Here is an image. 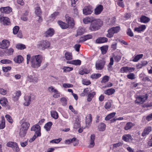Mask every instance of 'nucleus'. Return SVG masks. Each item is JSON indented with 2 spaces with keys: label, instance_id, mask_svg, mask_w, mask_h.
Masks as SVG:
<instances>
[{
  "label": "nucleus",
  "instance_id": "nucleus-1",
  "mask_svg": "<svg viewBox=\"0 0 152 152\" xmlns=\"http://www.w3.org/2000/svg\"><path fill=\"white\" fill-rule=\"evenodd\" d=\"M66 20L68 24L63 22L61 21H58V24L61 27L64 29H66L69 26L71 28H72L75 26V23L73 19L71 17H69L68 15H65Z\"/></svg>",
  "mask_w": 152,
  "mask_h": 152
},
{
  "label": "nucleus",
  "instance_id": "nucleus-2",
  "mask_svg": "<svg viewBox=\"0 0 152 152\" xmlns=\"http://www.w3.org/2000/svg\"><path fill=\"white\" fill-rule=\"evenodd\" d=\"M91 24L90 26V30L91 31L98 30L102 25V22L98 19L95 21Z\"/></svg>",
  "mask_w": 152,
  "mask_h": 152
},
{
  "label": "nucleus",
  "instance_id": "nucleus-3",
  "mask_svg": "<svg viewBox=\"0 0 152 152\" xmlns=\"http://www.w3.org/2000/svg\"><path fill=\"white\" fill-rule=\"evenodd\" d=\"M50 45L49 42L47 40H43L39 42L38 46L40 49L44 50L48 48Z\"/></svg>",
  "mask_w": 152,
  "mask_h": 152
},
{
  "label": "nucleus",
  "instance_id": "nucleus-4",
  "mask_svg": "<svg viewBox=\"0 0 152 152\" xmlns=\"http://www.w3.org/2000/svg\"><path fill=\"white\" fill-rule=\"evenodd\" d=\"M34 99V96L32 94H30L29 95L26 96L24 97V100L25 102L24 104L25 106H28L30 104V102L32 100Z\"/></svg>",
  "mask_w": 152,
  "mask_h": 152
},
{
  "label": "nucleus",
  "instance_id": "nucleus-5",
  "mask_svg": "<svg viewBox=\"0 0 152 152\" xmlns=\"http://www.w3.org/2000/svg\"><path fill=\"white\" fill-rule=\"evenodd\" d=\"M105 63V61L104 60H98L96 62L95 64L96 69L98 70L102 69L104 68Z\"/></svg>",
  "mask_w": 152,
  "mask_h": 152
},
{
  "label": "nucleus",
  "instance_id": "nucleus-6",
  "mask_svg": "<svg viewBox=\"0 0 152 152\" xmlns=\"http://www.w3.org/2000/svg\"><path fill=\"white\" fill-rule=\"evenodd\" d=\"M31 131H35V134H36L37 136H41V128L39 125L36 124L33 126L31 127Z\"/></svg>",
  "mask_w": 152,
  "mask_h": 152
},
{
  "label": "nucleus",
  "instance_id": "nucleus-7",
  "mask_svg": "<svg viewBox=\"0 0 152 152\" xmlns=\"http://www.w3.org/2000/svg\"><path fill=\"white\" fill-rule=\"evenodd\" d=\"M10 45V42L7 40L4 39L0 43V48L6 49L8 48Z\"/></svg>",
  "mask_w": 152,
  "mask_h": 152
},
{
  "label": "nucleus",
  "instance_id": "nucleus-8",
  "mask_svg": "<svg viewBox=\"0 0 152 152\" xmlns=\"http://www.w3.org/2000/svg\"><path fill=\"white\" fill-rule=\"evenodd\" d=\"M148 97L147 94L145 95L139 96L137 98V102L140 104L143 103L147 99Z\"/></svg>",
  "mask_w": 152,
  "mask_h": 152
},
{
  "label": "nucleus",
  "instance_id": "nucleus-9",
  "mask_svg": "<svg viewBox=\"0 0 152 152\" xmlns=\"http://www.w3.org/2000/svg\"><path fill=\"white\" fill-rule=\"evenodd\" d=\"M0 20L4 25H9L10 24V19L7 17H3L1 15L0 16Z\"/></svg>",
  "mask_w": 152,
  "mask_h": 152
},
{
  "label": "nucleus",
  "instance_id": "nucleus-10",
  "mask_svg": "<svg viewBox=\"0 0 152 152\" xmlns=\"http://www.w3.org/2000/svg\"><path fill=\"white\" fill-rule=\"evenodd\" d=\"M31 58H34L35 59V61L37 62V64H41L42 61V57L41 55H38L33 56Z\"/></svg>",
  "mask_w": 152,
  "mask_h": 152
},
{
  "label": "nucleus",
  "instance_id": "nucleus-11",
  "mask_svg": "<svg viewBox=\"0 0 152 152\" xmlns=\"http://www.w3.org/2000/svg\"><path fill=\"white\" fill-rule=\"evenodd\" d=\"M92 121V115L91 114H89L86 117V127H89Z\"/></svg>",
  "mask_w": 152,
  "mask_h": 152
},
{
  "label": "nucleus",
  "instance_id": "nucleus-12",
  "mask_svg": "<svg viewBox=\"0 0 152 152\" xmlns=\"http://www.w3.org/2000/svg\"><path fill=\"white\" fill-rule=\"evenodd\" d=\"M54 31L53 28H50L44 33L45 36L49 37L52 36L54 34Z\"/></svg>",
  "mask_w": 152,
  "mask_h": 152
},
{
  "label": "nucleus",
  "instance_id": "nucleus-13",
  "mask_svg": "<svg viewBox=\"0 0 152 152\" xmlns=\"http://www.w3.org/2000/svg\"><path fill=\"white\" fill-rule=\"evenodd\" d=\"M83 13L86 15L91 14L93 12L92 8L90 7H85L83 10Z\"/></svg>",
  "mask_w": 152,
  "mask_h": 152
},
{
  "label": "nucleus",
  "instance_id": "nucleus-14",
  "mask_svg": "<svg viewBox=\"0 0 152 152\" xmlns=\"http://www.w3.org/2000/svg\"><path fill=\"white\" fill-rule=\"evenodd\" d=\"M92 38V36L90 34H88L83 37H81L79 39V42L81 43L84 42L87 40L91 39Z\"/></svg>",
  "mask_w": 152,
  "mask_h": 152
},
{
  "label": "nucleus",
  "instance_id": "nucleus-15",
  "mask_svg": "<svg viewBox=\"0 0 152 152\" xmlns=\"http://www.w3.org/2000/svg\"><path fill=\"white\" fill-rule=\"evenodd\" d=\"M0 10L2 13L6 14H9L12 11L11 8L9 7H1L0 8Z\"/></svg>",
  "mask_w": 152,
  "mask_h": 152
},
{
  "label": "nucleus",
  "instance_id": "nucleus-16",
  "mask_svg": "<svg viewBox=\"0 0 152 152\" xmlns=\"http://www.w3.org/2000/svg\"><path fill=\"white\" fill-rule=\"evenodd\" d=\"M34 60V58H31L30 60L31 66L33 68H37L40 66L41 64H37V62L35 61Z\"/></svg>",
  "mask_w": 152,
  "mask_h": 152
},
{
  "label": "nucleus",
  "instance_id": "nucleus-17",
  "mask_svg": "<svg viewBox=\"0 0 152 152\" xmlns=\"http://www.w3.org/2000/svg\"><path fill=\"white\" fill-rule=\"evenodd\" d=\"M151 127L150 126H148L146 127L143 130L142 135L143 137H145L148 135L149 133L151 131Z\"/></svg>",
  "mask_w": 152,
  "mask_h": 152
},
{
  "label": "nucleus",
  "instance_id": "nucleus-18",
  "mask_svg": "<svg viewBox=\"0 0 152 152\" xmlns=\"http://www.w3.org/2000/svg\"><path fill=\"white\" fill-rule=\"evenodd\" d=\"M103 6L102 5H98L95 9L94 14L96 15L100 14L103 10Z\"/></svg>",
  "mask_w": 152,
  "mask_h": 152
},
{
  "label": "nucleus",
  "instance_id": "nucleus-19",
  "mask_svg": "<svg viewBox=\"0 0 152 152\" xmlns=\"http://www.w3.org/2000/svg\"><path fill=\"white\" fill-rule=\"evenodd\" d=\"M122 139L123 140L126 142H129L133 140L131 136L129 134L124 135L122 137Z\"/></svg>",
  "mask_w": 152,
  "mask_h": 152
},
{
  "label": "nucleus",
  "instance_id": "nucleus-20",
  "mask_svg": "<svg viewBox=\"0 0 152 152\" xmlns=\"http://www.w3.org/2000/svg\"><path fill=\"white\" fill-rule=\"evenodd\" d=\"M21 93L20 91H16L13 95V98L15 101H17L19 97L21 95Z\"/></svg>",
  "mask_w": 152,
  "mask_h": 152
},
{
  "label": "nucleus",
  "instance_id": "nucleus-21",
  "mask_svg": "<svg viewBox=\"0 0 152 152\" xmlns=\"http://www.w3.org/2000/svg\"><path fill=\"white\" fill-rule=\"evenodd\" d=\"M95 136L94 134H93L91 135L90 138L91 142L88 147L90 148H92L95 145L94 140Z\"/></svg>",
  "mask_w": 152,
  "mask_h": 152
},
{
  "label": "nucleus",
  "instance_id": "nucleus-22",
  "mask_svg": "<svg viewBox=\"0 0 152 152\" xmlns=\"http://www.w3.org/2000/svg\"><path fill=\"white\" fill-rule=\"evenodd\" d=\"M94 18L93 17H86L83 19V21L85 24H87L94 21Z\"/></svg>",
  "mask_w": 152,
  "mask_h": 152
},
{
  "label": "nucleus",
  "instance_id": "nucleus-23",
  "mask_svg": "<svg viewBox=\"0 0 152 152\" xmlns=\"http://www.w3.org/2000/svg\"><path fill=\"white\" fill-rule=\"evenodd\" d=\"M140 20L141 22L144 23H146L149 22L150 19L145 16L142 15L140 18Z\"/></svg>",
  "mask_w": 152,
  "mask_h": 152
},
{
  "label": "nucleus",
  "instance_id": "nucleus-24",
  "mask_svg": "<svg viewBox=\"0 0 152 152\" xmlns=\"http://www.w3.org/2000/svg\"><path fill=\"white\" fill-rule=\"evenodd\" d=\"M29 126L30 124L28 122H24L21 125V128L20 129L27 131Z\"/></svg>",
  "mask_w": 152,
  "mask_h": 152
},
{
  "label": "nucleus",
  "instance_id": "nucleus-25",
  "mask_svg": "<svg viewBox=\"0 0 152 152\" xmlns=\"http://www.w3.org/2000/svg\"><path fill=\"white\" fill-rule=\"evenodd\" d=\"M107 39L105 37H100L96 40V42L97 43H103L107 42Z\"/></svg>",
  "mask_w": 152,
  "mask_h": 152
},
{
  "label": "nucleus",
  "instance_id": "nucleus-26",
  "mask_svg": "<svg viewBox=\"0 0 152 152\" xmlns=\"http://www.w3.org/2000/svg\"><path fill=\"white\" fill-rule=\"evenodd\" d=\"M23 59V57L19 55L17 57L14 58V61L16 63H20L22 62Z\"/></svg>",
  "mask_w": 152,
  "mask_h": 152
},
{
  "label": "nucleus",
  "instance_id": "nucleus-27",
  "mask_svg": "<svg viewBox=\"0 0 152 152\" xmlns=\"http://www.w3.org/2000/svg\"><path fill=\"white\" fill-rule=\"evenodd\" d=\"M67 63L71 64L76 65H80L81 64V61L79 60H73L71 61H68Z\"/></svg>",
  "mask_w": 152,
  "mask_h": 152
},
{
  "label": "nucleus",
  "instance_id": "nucleus-28",
  "mask_svg": "<svg viewBox=\"0 0 152 152\" xmlns=\"http://www.w3.org/2000/svg\"><path fill=\"white\" fill-rule=\"evenodd\" d=\"M146 28V26L145 25H142L139 27H135L134 31L137 32H140L144 30Z\"/></svg>",
  "mask_w": 152,
  "mask_h": 152
},
{
  "label": "nucleus",
  "instance_id": "nucleus-29",
  "mask_svg": "<svg viewBox=\"0 0 152 152\" xmlns=\"http://www.w3.org/2000/svg\"><path fill=\"white\" fill-rule=\"evenodd\" d=\"M134 124L132 122H128L126 124L124 127V129L125 130H127L131 129L134 126Z\"/></svg>",
  "mask_w": 152,
  "mask_h": 152
},
{
  "label": "nucleus",
  "instance_id": "nucleus-30",
  "mask_svg": "<svg viewBox=\"0 0 152 152\" xmlns=\"http://www.w3.org/2000/svg\"><path fill=\"white\" fill-rule=\"evenodd\" d=\"M108 46L105 45L100 47V50L102 52V53L104 55L105 54L108 50Z\"/></svg>",
  "mask_w": 152,
  "mask_h": 152
},
{
  "label": "nucleus",
  "instance_id": "nucleus-31",
  "mask_svg": "<svg viewBox=\"0 0 152 152\" xmlns=\"http://www.w3.org/2000/svg\"><path fill=\"white\" fill-rule=\"evenodd\" d=\"M115 92V90L113 88H110L104 91V93L105 94L109 95L113 94Z\"/></svg>",
  "mask_w": 152,
  "mask_h": 152
},
{
  "label": "nucleus",
  "instance_id": "nucleus-32",
  "mask_svg": "<svg viewBox=\"0 0 152 152\" xmlns=\"http://www.w3.org/2000/svg\"><path fill=\"white\" fill-rule=\"evenodd\" d=\"M52 125V123L51 122H49L45 125L44 127L47 131H48L50 130Z\"/></svg>",
  "mask_w": 152,
  "mask_h": 152
},
{
  "label": "nucleus",
  "instance_id": "nucleus-33",
  "mask_svg": "<svg viewBox=\"0 0 152 152\" xmlns=\"http://www.w3.org/2000/svg\"><path fill=\"white\" fill-rule=\"evenodd\" d=\"M51 116L55 119H57L58 118V114L55 111H51L50 112Z\"/></svg>",
  "mask_w": 152,
  "mask_h": 152
},
{
  "label": "nucleus",
  "instance_id": "nucleus-34",
  "mask_svg": "<svg viewBox=\"0 0 152 152\" xmlns=\"http://www.w3.org/2000/svg\"><path fill=\"white\" fill-rule=\"evenodd\" d=\"M85 29L82 28H79L77 30V36L81 35L83 34L85 32Z\"/></svg>",
  "mask_w": 152,
  "mask_h": 152
},
{
  "label": "nucleus",
  "instance_id": "nucleus-35",
  "mask_svg": "<svg viewBox=\"0 0 152 152\" xmlns=\"http://www.w3.org/2000/svg\"><path fill=\"white\" fill-rule=\"evenodd\" d=\"M98 129L100 131H103L105 129L106 125L103 123H101L98 126Z\"/></svg>",
  "mask_w": 152,
  "mask_h": 152
},
{
  "label": "nucleus",
  "instance_id": "nucleus-36",
  "mask_svg": "<svg viewBox=\"0 0 152 152\" xmlns=\"http://www.w3.org/2000/svg\"><path fill=\"white\" fill-rule=\"evenodd\" d=\"M66 59L67 60H71L72 59V55L71 53L66 52L65 54Z\"/></svg>",
  "mask_w": 152,
  "mask_h": 152
},
{
  "label": "nucleus",
  "instance_id": "nucleus-37",
  "mask_svg": "<svg viewBox=\"0 0 152 152\" xmlns=\"http://www.w3.org/2000/svg\"><path fill=\"white\" fill-rule=\"evenodd\" d=\"M27 131L20 129L19 135L21 138H23L25 136Z\"/></svg>",
  "mask_w": 152,
  "mask_h": 152
},
{
  "label": "nucleus",
  "instance_id": "nucleus-38",
  "mask_svg": "<svg viewBox=\"0 0 152 152\" xmlns=\"http://www.w3.org/2000/svg\"><path fill=\"white\" fill-rule=\"evenodd\" d=\"M116 114L115 112H113L108 114L105 118L106 121H108L114 117Z\"/></svg>",
  "mask_w": 152,
  "mask_h": 152
},
{
  "label": "nucleus",
  "instance_id": "nucleus-39",
  "mask_svg": "<svg viewBox=\"0 0 152 152\" xmlns=\"http://www.w3.org/2000/svg\"><path fill=\"white\" fill-rule=\"evenodd\" d=\"M5 120L4 117L2 118L1 122L0 123V129H3L5 127Z\"/></svg>",
  "mask_w": 152,
  "mask_h": 152
},
{
  "label": "nucleus",
  "instance_id": "nucleus-40",
  "mask_svg": "<svg viewBox=\"0 0 152 152\" xmlns=\"http://www.w3.org/2000/svg\"><path fill=\"white\" fill-rule=\"evenodd\" d=\"M108 33L107 34V37L110 38L113 37L114 33H113L112 29H110L107 31Z\"/></svg>",
  "mask_w": 152,
  "mask_h": 152
},
{
  "label": "nucleus",
  "instance_id": "nucleus-41",
  "mask_svg": "<svg viewBox=\"0 0 152 152\" xmlns=\"http://www.w3.org/2000/svg\"><path fill=\"white\" fill-rule=\"evenodd\" d=\"M108 33L107 34V37L110 38L113 37L114 33H113L112 29H110L107 31Z\"/></svg>",
  "mask_w": 152,
  "mask_h": 152
},
{
  "label": "nucleus",
  "instance_id": "nucleus-42",
  "mask_svg": "<svg viewBox=\"0 0 152 152\" xmlns=\"http://www.w3.org/2000/svg\"><path fill=\"white\" fill-rule=\"evenodd\" d=\"M95 94V92H93L91 93H89L88 96V97L87 99V101L88 102L91 101L92 100V99L94 97Z\"/></svg>",
  "mask_w": 152,
  "mask_h": 152
},
{
  "label": "nucleus",
  "instance_id": "nucleus-43",
  "mask_svg": "<svg viewBox=\"0 0 152 152\" xmlns=\"http://www.w3.org/2000/svg\"><path fill=\"white\" fill-rule=\"evenodd\" d=\"M7 102V99L5 98H2L0 100V103L2 106H5Z\"/></svg>",
  "mask_w": 152,
  "mask_h": 152
},
{
  "label": "nucleus",
  "instance_id": "nucleus-44",
  "mask_svg": "<svg viewBox=\"0 0 152 152\" xmlns=\"http://www.w3.org/2000/svg\"><path fill=\"white\" fill-rule=\"evenodd\" d=\"M110 79V77L108 76H105L103 77L101 83H105L108 81Z\"/></svg>",
  "mask_w": 152,
  "mask_h": 152
},
{
  "label": "nucleus",
  "instance_id": "nucleus-45",
  "mask_svg": "<svg viewBox=\"0 0 152 152\" xmlns=\"http://www.w3.org/2000/svg\"><path fill=\"white\" fill-rule=\"evenodd\" d=\"M28 80L31 82L37 83L38 81V79L36 77L32 78L31 76L28 77Z\"/></svg>",
  "mask_w": 152,
  "mask_h": 152
},
{
  "label": "nucleus",
  "instance_id": "nucleus-46",
  "mask_svg": "<svg viewBox=\"0 0 152 152\" xmlns=\"http://www.w3.org/2000/svg\"><path fill=\"white\" fill-rule=\"evenodd\" d=\"M143 56L142 54L137 55L133 59L134 62L137 61L140 58H141Z\"/></svg>",
  "mask_w": 152,
  "mask_h": 152
},
{
  "label": "nucleus",
  "instance_id": "nucleus-47",
  "mask_svg": "<svg viewBox=\"0 0 152 152\" xmlns=\"http://www.w3.org/2000/svg\"><path fill=\"white\" fill-rule=\"evenodd\" d=\"M17 48L23 50L26 48V46L24 45L21 44H18L16 45Z\"/></svg>",
  "mask_w": 152,
  "mask_h": 152
},
{
  "label": "nucleus",
  "instance_id": "nucleus-48",
  "mask_svg": "<svg viewBox=\"0 0 152 152\" xmlns=\"http://www.w3.org/2000/svg\"><path fill=\"white\" fill-rule=\"evenodd\" d=\"M14 51V50L13 48H10L9 49H7L5 52L8 55H10L12 54V53Z\"/></svg>",
  "mask_w": 152,
  "mask_h": 152
},
{
  "label": "nucleus",
  "instance_id": "nucleus-49",
  "mask_svg": "<svg viewBox=\"0 0 152 152\" xmlns=\"http://www.w3.org/2000/svg\"><path fill=\"white\" fill-rule=\"evenodd\" d=\"M101 76V74L99 73L94 74L91 75V77L93 79H97L100 77Z\"/></svg>",
  "mask_w": 152,
  "mask_h": 152
},
{
  "label": "nucleus",
  "instance_id": "nucleus-50",
  "mask_svg": "<svg viewBox=\"0 0 152 152\" xmlns=\"http://www.w3.org/2000/svg\"><path fill=\"white\" fill-rule=\"evenodd\" d=\"M16 142H9L7 144V145L9 147L12 148H14L15 146H16Z\"/></svg>",
  "mask_w": 152,
  "mask_h": 152
},
{
  "label": "nucleus",
  "instance_id": "nucleus-51",
  "mask_svg": "<svg viewBox=\"0 0 152 152\" xmlns=\"http://www.w3.org/2000/svg\"><path fill=\"white\" fill-rule=\"evenodd\" d=\"M35 12L36 14L38 16H39V15H40L41 13V11L40 7H37L35 8Z\"/></svg>",
  "mask_w": 152,
  "mask_h": 152
},
{
  "label": "nucleus",
  "instance_id": "nucleus-52",
  "mask_svg": "<svg viewBox=\"0 0 152 152\" xmlns=\"http://www.w3.org/2000/svg\"><path fill=\"white\" fill-rule=\"evenodd\" d=\"M110 28L112 29L113 33L115 34L117 33L120 30V27L119 26L113 27Z\"/></svg>",
  "mask_w": 152,
  "mask_h": 152
},
{
  "label": "nucleus",
  "instance_id": "nucleus-53",
  "mask_svg": "<svg viewBox=\"0 0 152 152\" xmlns=\"http://www.w3.org/2000/svg\"><path fill=\"white\" fill-rule=\"evenodd\" d=\"M76 139L75 138H73L72 139L67 140L65 141V143L66 144H69L71 143H72L73 142L75 141Z\"/></svg>",
  "mask_w": 152,
  "mask_h": 152
},
{
  "label": "nucleus",
  "instance_id": "nucleus-54",
  "mask_svg": "<svg viewBox=\"0 0 152 152\" xmlns=\"http://www.w3.org/2000/svg\"><path fill=\"white\" fill-rule=\"evenodd\" d=\"M60 101L62 103V104L63 106H65L66 105L67 101L66 98L62 97Z\"/></svg>",
  "mask_w": 152,
  "mask_h": 152
},
{
  "label": "nucleus",
  "instance_id": "nucleus-55",
  "mask_svg": "<svg viewBox=\"0 0 152 152\" xmlns=\"http://www.w3.org/2000/svg\"><path fill=\"white\" fill-rule=\"evenodd\" d=\"M73 69L72 68L70 67H64L63 68L64 72H65L71 71L73 70Z\"/></svg>",
  "mask_w": 152,
  "mask_h": 152
},
{
  "label": "nucleus",
  "instance_id": "nucleus-56",
  "mask_svg": "<svg viewBox=\"0 0 152 152\" xmlns=\"http://www.w3.org/2000/svg\"><path fill=\"white\" fill-rule=\"evenodd\" d=\"M19 29V27L18 26H16L13 28V33L14 34H16Z\"/></svg>",
  "mask_w": 152,
  "mask_h": 152
},
{
  "label": "nucleus",
  "instance_id": "nucleus-57",
  "mask_svg": "<svg viewBox=\"0 0 152 152\" xmlns=\"http://www.w3.org/2000/svg\"><path fill=\"white\" fill-rule=\"evenodd\" d=\"M28 12H26L24 15L21 17V20L24 21H26L28 19V18L26 17V16L28 15Z\"/></svg>",
  "mask_w": 152,
  "mask_h": 152
},
{
  "label": "nucleus",
  "instance_id": "nucleus-58",
  "mask_svg": "<svg viewBox=\"0 0 152 152\" xmlns=\"http://www.w3.org/2000/svg\"><path fill=\"white\" fill-rule=\"evenodd\" d=\"M62 140L61 138L56 139L50 141V142L51 143H58L59 142Z\"/></svg>",
  "mask_w": 152,
  "mask_h": 152
},
{
  "label": "nucleus",
  "instance_id": "nucleus-59",
  "mask_svg": "<svg viewBox=\"0 0 152 152\" xmlns=\"http://www.w3.org/2000/svg\"><path fill=\"white\" fill-rule=\"evenodd\" d=\"M126 33L127 35L130 37H132L134 36L133 33L130 28L127 29Z\"/></svg>",
  "mask_w": 152,
  "mask_h": 152
},
{
  "label": "nucleus",
  "instance_id": "nucleus-60",
  "mask_svg": "<svg viewBox=\"0 0 152 152\" xmlns=\"http://www.w3.org/2000/svg\"><path fill=\"white\" fill-rule=\"evenodd\" d=\"M127 78L133 80L135 78L134 75L133 73H131L127 75Z\"/></svg>",
  "mask_w": 152,
  "mask_h": 152
},
{
  "label": "nucleus",
  "instance_id": "nucleus-61",
  "mask_svg": "<svg viewBox=\"0 0 152 152\" xmlns=\"http://www.w3.org/2000/svg\"><path fill=\"white\" fill-rule=\"evenodd\" d=\"M114 58L115 61L118 62L121 59V55H118L114 56Z\"/></svg>",
  "mask_w": 152,
  "mask_h": 152
},
{
  "label": "nucleus",
  "instance_id": "nucleus-62",
  "mask_svg": "<svg viewBox=\"0 0 152 152\" xmlns=\"http://www.w3.org/2000/svg\"><path fill=\"white\" fill-rule=\"evenodd\" d=\"M121 72L122 73L127 72H128V67H124L121 68Z\"/></svg>",
  "mask_w": 152,
  "mask_h": 152
},
{
  "label": "nucleus",
  "instance_id": "nucleus-63",
  "mask_svg": "<svg viewBox=\"0 0 152 152\" xmlns=\"http://www.w3.org/2000/svg\"><path fill=\"white\" fill-rule=\"evenodd\" d=\"M5 117L8 121L10 123H12V120L11 117L8 115H6Z\"/></svg>",
  "mask_w": 152,
  "mask_h": 152
},
{
  "label": "nucleus",
  "instance_id": "nucleus-64",
  "mask_svg": "<svg viewBox=\"0 0 152 152\" xmlns=\"http://www.w3.org/2000/svg\"><path fill=\"white\" fill-rule=\"evenodd\" d=\"M111 106V104L110 102H106V104L104 105L105 108L106 109H110Z\"/></svg>",
  "mask_w": 152,
  "mask_h": 152
}]
</instances>
